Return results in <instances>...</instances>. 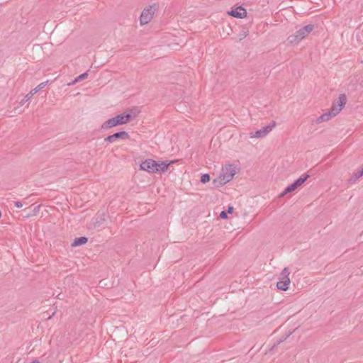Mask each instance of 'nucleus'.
<instances>
[{"mask_svg":"<svg viewBox=\"0 0 363 363\" xmlns=\"http://www.w3.org/2000/svg\"><path fill=\"white\" fill-rule=\"evenodd\" d=\"M177 162V160L156 161L146 159L140 164V169L150 174H161L167 171L169 166Z\"/></svg>","mask_w":363,"mask_h":363,"instance_id":"1","label":"nucleus"},{"mask_svg":"<svg viewBox=\"0 0 363 363\" xmlns=\"http://www.w3.org/2000/svg\"><path fill=\"white\" fill-rule=\"evenodd\" d=\"M239 168L231 164H225L221 168L219 176L213 179V184L216 187H220L230 182L238 172Z\"/></svg>","mask_w":363,"mask_h":363,"instance_id":"2","label":"nucleus"},{"mask_svg":"<svg viewBox=\"0 0 363 363\" xmlns=\"http://www.w3.org/2000/svg\"><path fill=\"white\" fill-rule=\"evenodd\" d=\"M132 114L133 115V116H136L138 115V112L131 110L130 113H124L119 114L104 122L101 125V128L108 129L119 125L126 124L130 121Z\"/></svg>","mask_w":363,"mask_h":363,"instance_id":"3","label":"nucleus"},{"mask_svg":"<svg viewBox=\"0 0 363 363\" xmlns=\"http://www.w3.org/2000/svg\"><path fill=\"white\" fill-rule=\"evenodd\" d=\"M313 26L312 25L306 26L298 30L294 35H291L288 38L290 43H297L305 38L312 30Z\"/></svg>","mask_w":363,"mask_h":363,"instance_id":"4","label":"nucleus"},{"mask_svg":"<svg viewBox=\"0 0 363 363\" xmlns=\"http://www.w3.org/2000/svg\"><path fill=\"white\" fill-rule=\"evenodd\" d=\"M289 271L287 268H284L281 274L280 281L277 282V286L279 289L286 291L290 284Z\"/></svg>","mask_w":363,"mask_h":363,"instance_id":"5","label":"nucleus"},{"mask_svg":"<svg viewBox=\"0 0 363 363\" xmlns=\"http://www.w3.org/2000/svg\"><path fill=\"white\" fill-rule=\"evenodd\" d=\"M308 177L309 176L308 174H306L298 178L293 184H290L285 189V190L281 194V196H283L287 193H290L295 191L298 187L301 186L305 182V181L308 178Z\"/></svg>","mask_w":363,"mask_h":363,"instance_id":"6","label":"nucleus"},{"mask_svg":"<svg viewBox=\"0 0 363 363\" xmlns=\"http://www.w3.org/2000/svg\"><path fill=\"white\" fill-rule=\"evenodd\" d=\"M276 122L272 121L266 127H264L263 128L260 129L259 130L256 131L254 133H250V138H263L266 136L269 132L272 130V129L276 126Z\"/></svg>","mask_w":363,"mask_h":363,"instance_id":"7","label":"nucleus"},{"mask_svg":"<svg viewBox=\"0 0 363 363\" xmlns=\"http://www.w3.org/2000/svg\"><path fill=\"white\" fill-rule=\"evenodd\" d=\"M155 9L152 6H150L147 9H145L140 16V23L146 24L149 23L152 18L153 14L155 13Z\"/></svg>","mask_w":363,"mask_h":363,"instance_id":"8","label":"nucleus"},{"mask_svg":"<svg viewBox=\"0 0 363 363\" xmlns=\"http://www.w3.org/2000/svg\"><path fill=\"white\" fill-rule=\"evenodd\" d=\"M228 14L238 18H243L247 16V11L242 6H238L228 11Z\"/></svg>","mask_w":363,"mask_h":363,"instance_id":"9","label":"nucleus"},{"mask_svg":"<svg viewBox=\"0 0 363 363\" xmlns=\"http://www.w3.org/2000/svg\"><path fill=\"white\" fill-rule=\"evenodd\" d=\"M123 137L125 138H128V134L125 131L116 133H114L113 135H109L105 139V140L110 142V143H113L116 138H123Z\"/></svg>","mask_w":363,"mask_h":363,"instance_id":"10","label":"nucleus"},{"mask_svg":"<svg viewBox=\"0 0 363 363\" xmlns=\"http://www.w3.org/2000/svg\"><path fill=\"white\" fill-rule=\"evenodd\" d=\"M334 117L333 113L329 111L327 113L322 114L318 118V122H323L329 121L331 118Z\"/></svg>","mask_w":363,"mask_h":363,"instance_id":"11","label":"nucleus"},{"mask_svg":"<svg viewBox=\"0 0 363 363\" xmlns=\"http://www.w3.org/2000/svg\"><path fill=\"white\" fill-rule=\"evenodd\" d=\"M346 101H347V97H346L345 94H342L339 96V97L335 103L337 104H338V106H340L342 108H343V107L345 106V105L346 104Z\"/></svg>","mask_w":363,"mask_h":363,"instance_id":"12","label":"nucleus"},{"mask_svg":"<svg viewBox=\"0 0 363 363\" xmlns=\"http://www.w3.org/2000/svg\"><path fill=\"white\" fill-rule=\"evenodd\" d=\"M87 238H85V237H81V238H76L73 243L72 244V246H79V245H84V244H86L87 242Z\"/></svg>","mask_w":363,"mask_h":363,"instance_id":"13","label":"nucleus"},{"mask_svg":"<svg viewBox=\"0 0 363 363\" xmlns=\"http://www.w3.org/2000/svg\"><path fill=\"white\" fill-rule=\"evenodd\" d=\"M342 108L338 106L336 103H333L330 111L334 116H337Z\"/></svg>","mask_w":363,"mask_h":363,"instance_id":"14","label":"nucleus"},{"mask_svg":"<svg viewBox=\"0 0 363 363\" xmlns=\"http://www.w3.org/2000/svg\"><path fill=\"white\" fill-rule=\"evenodd\" d=\"M47 83H48V81L42 82L40 84H38L35 88H34L31 90V94H36L40 89H43V87H45V86L47 84Z\"/></svg>","mask_w":363,"mask_h":363,"instance_id":"15","label":"nucleus"},{"mask_svg":"<svg viewBox=\"0 0 363 363\" xmlns=\"http://www.w3.org/2000/svg\"><path fill=\"white\" fill-rule=\"evenodd\" d=\"M210 179H211V177L208 174H203L201 177V182H202L203 184L208 182L210 181Z\"/></svg>","mask_w":363,"mask_h":363,"instance_id":"16","label":"nucleus"},{"mask_svg":"<svg viewBox=\"0 0 363 363\" xmlns=\"http://www.w3.org/2000/svg\"><path fill=\"white\" fill-rule=\"evenodd\" d=\"M220 217L223 219H226L228 218L227 213L225 211H222L220 214Z\"/></svg>","mask_w":363,"mask_h":363,"instance_id":"17","label":"nucleus"},{"mask_svg":"<svg viewBox=\"0 0 363 363\" xmlns=\"http://www.w3.org/2000/svg\"><path fill=\"white\" fill-rule=\"evenodd\" d=\"M33 95H34V94H31V91H30L28 94H27L26 95V96H25V99H26V101H28V100H29V99H30Z\"/></svg>","mask_w":363,"mask_h":363,"instance_id":"18","label":"nucleus"},{"mask_svg":"<svg viewBox=\"0 0 363 363\" xmlns=\"http://www.w3.org/2000/svg\"><path fill=\"white\" fill-rule=\"evenodd\" d=\"M87 76V74L86 73H84V74H81L79 77V79H84Z\"/></svg>","mask_w":363,"mask_h":363,"instance_id":"19","label":"nucleus"},{"mask_svg":"<svg viewBox=\"0 0 363 363\" xmlns=\"http://www.w3.org/2000/svg\"><path fill=\"white\" fill-rule=\"evenodd\" d=\"M233 206H229L228 208V213H232L233 212Z\"/></svg>","mask_w":363,"mask_h":363,"instance_id":"20","label":"nucleus"},{"mask_svg":"<svg viewBox=\"0 0 363 363\" xmlns=\"http://www.w3.org/2000/svg\"><path fill=\"white\" fill-rule=\"evenodd\" d=\"M30 363H40V362L38 360L35 359L32 361Z\"/></svg>","mask_w":363,"mask_h":363,"instance_id":"21","label":"nucleus"},{"mask_svg":"<svg viewBox=\"0 0 363 363\" xmlns=\"http://www.w3.org/2000/svg\"><path fill=\"white\" fill-rule=\"evenodd\" d=\"M16 206H18V207H21V205H20V204L17 203V204H16Z\"/></svg>","mask_w":363,"mask_h":363,"instance_id":"22","label":"nucleus"},{"mask_svg":"<svg viewBox=\"0 0 363 363\" xmlns=\"http://www.w3.org/2000/svg\"><path fill=\"white\" fill-rule=\"evenodd\" d=\"M361 174V175H362V174H363V169L362 170V172H361V174Z\"/></svg>","mask_w":363,"mask_h":363,"instance_id":"23","label":"nucleus"}]
</instances>
